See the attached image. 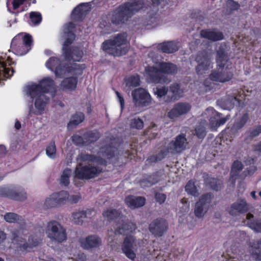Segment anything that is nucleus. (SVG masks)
<instances>
[{"mask_svg": "<svg viewBox=\"0 0 261 261\" xmlns=\"http://www.w3.org/2000/svg\"><path fill=\"white\" fill-rule=\"evenodd\" d=\"M213 196L211 193H207L203 194L199 198L195 204L194 213L195 216L198 218L202 217L208 211Z\"/></svg>", "mask_w": 261, "mask_h": 261, "instance_id": "14", "label": "nucleus"}, {"mask_svg": "<svg viewBox=\"0 0 261 261\" xmlns=\"http://www.w3.org/2000/svg\"><path fill=\"white\" fill-rule=\"evenodd\" d=\"M170 153L168 147L166 149L161 150L159 152L154 155L149 156L146 160L147 164H151L152 163H155L161 161L163 160L167 155V154Z\"/></svg>", "mask_w": 261, "mask_h": 261, "instance_id": "35", "label": "nucleus"}, {"mask_svg": "<svg viewBox=\"0 0 261 261\" xmlns=\"http://www.w3.org/2000/svg\"><path fill=\"white\" fill-rule=\"evenodd\" d=\"M81 198V196L79 195H70L68 194L67 203L71 204L77 203Z\"/></svg>", "mask_w": 261, "mask_h": 261, "instance_id": "61", "label": "nucleus"}, {"mask_svg": "<svg viewBox=\"0 0 261 261\" xmlns=\"http://www.w3.org/2000/svg\"><path fill=\"white\" fill-rule=\"evenodd\" d=\"M71 169L69 168H66L63 171L62 174L61 176L60 184L65 186H68L69 184V177L71 174Z\"/></svg>", "mask_w": 261, "mask_h": 261, "instance_id": "48", "label": "nucleus"}, {"mask_svg": "<svg viewBox=\"0 0 261 261\" xmlns=\"http://www.w3.org/2000/svg\"><path fill=\"white\" fill-rule=\"evenodd\" d=\"M169 91L168 87L165 86L162 87H157L153 89L154 94L156 95L158 98H161L164 96H165Z\"/></svg>", "mask_w": 261, "mask_h": 261, "instance_id": "52", "label": "nucleus"}, {"mask_svg": "<svg viewBox=\"0 0 261 261\" xmlns=\"http://www.w3.org/2000/svg\"><path fill=\"white\" fill-rule=\"evenodd\" d=\"M144 7L143 0H134L133 2H125L110 12L106 19L100 23V28H106L110 33L112 30V24L118 26L125 23L139 10Z\"/></svg>", "mask_w": 261, "mask_h": 261, "instance_id": "1", "label": "nucleus"}, {"mask_svg": "<svg viewBox=\"0 0 261 261\" xmlns=\"http://www.w3.org/2000/svg\"><path fill=\"white\" fill-rule=\"evenodd\" d=\"M163 173V170H159L152 173L151 174L152 177V183H154V184L158 183L161 180Z\"/></svg>", "mask_w": 261, "mask_h": 261, "instance_id": "59", "label": "nucleus"}, {"mask_svg": "<svg viewBox=\"0 0 261 261\" xmlns=\"http://www.w3.org/2000/svg\"><path fill=\"white\" fill-rule=\"evenodd\" d=\"M121 213L114 208H108L102 213L103 217L108 221H112L120 217Z\"/></svg>", "mask_w": 261, "mask_h": 261, "instance_id": "40", "label": "nucleus"}, {"mask_svg": "<svg viewBox=\"0 0 261 261\" xmlns=\"http://www.w3.org/2000/svg\"><path fill=\"white\" fill-rule=\"evenodd\" d=\"M116 95L117 96L118 100L120 103L121 110L122 111L124 108L125 101L123 97L120 92L117 91H115Z\"/></svg>", "mask_w": 261, "mask_h": 261, "instance_id": "64", "label": "nucleus"}, {"mask_svg": "<svg viewBox=\"0 0 261 261\" xmlns=\"http://www.w3.org/2000/svg\"><path fill=\"white\" fill-rule=\"evenodd\" d=\"M206 114H211L212 116L210 117L209 120L211 122L213 121V118L219 117L221 115V113L217 112L213 108H208L205 111Z\"/></svg>", "mask_w": 261, "mask_h": 261, "instance_id": "58", "label": "nucleus"}, {"mask_svg": "<svg viewBox=\"0 0 261 261\" xmlns=\"http://www.w3.org/2000/svg\"><path fill=\"white\" fill-rule=\"evenodd\" d=\"M68 192L62 190L53 193L49 197L47 198L44 202V206L47 208L60 206L67 203Z\"/></svg>", "mask_w": 261, "mask_h": 261, "instance_id": "13", "label": "nucleus"}, {"mask_svg": "<svg viewBox=\"0 0 261 261\" xmlns=\"http://www.w3.org/2000/svg\"><path fill=\"white\" fill-rule=\"evenodd\" d=\"M261 134V125H256L249 128L245 133L244 142L249 143Z\"/></svg>", "mask_w": 261, "mask_h": 261, "instance_id": "30", "label": "nucleus"}, {"mask_svg": "<svg viewBox=\"0 0 261 261\" xmlns=\"http://www.w3.org/2000/svg\"><path fill=\"white\" fill-rule=\"evenodd\" d=\"M169 91L172 93L171 96L168 95L165 102H169L174 100H177L182 96V91L180 89V86L179 84L173 83L168 87Z\"/></svg>", "mask_w": 261, "mask_h": 261, "instance_id": "29", "label": "nucleus"}, {"mask_svg": "<svg viewBox=\"0 0 261 261\" xmlns=\"http://www.w3.org/2000/svg\"><path fill=\"white\" fill-rule=\"evenodd\" d=\"M46 155L50 159H55L56 154V147L55 142H51L46 148Z\"/></svg>", "mask_w": 261, "mask_h": 261, "instance_id": "53", "label": "nucleus"}, {"mask_svg": "<svg viewBox=\"0 0 261 261\" xmlns=\"http://www.w3.org/2000/svg\"><path fill=\"white\" fill-rule=\"evenodd\" d=\"M79 242L82 248L86 250L98 248L102 245V240L96 234H91L81 238Z\"/></svg>", "mask_w": 261, "mask_h": 261, "instance_id": "17", "label": "nucleus"}, {"mask_svg": "<svg viewBox=\"0 0 261 261\" xmlns=\"http://www.w3.org/2000/svg\"><path fill=\"white\" fill-rule=\"evenodd\" d=\"M21 41L30 50L33 43V38L32 36L30 34H25L23 36L22 34Z\"/></svg>", "mask_w": 261, "mask_h": 261, "instance_id": "56", "label": "nucleus"}, {"mask_svg": "<svg viewBox=\"0 0 261 261\" xmlns=\"http://www.w3.org/2000/svg\"><path fill=\"white\" fill-rule=\"evenodd\" d=\"M207 123L205 120L200 121L196 126L195 135L199 139H203L206 134V127Z\"/></svg>", "mask_w": 261, "mask_h": 261, "instance_id": "41", "label": "nucleus"}, {"mask_svg": "<svg viewBox=\"0 0 261 261\" xmlns=\"http://www.w3.org/2000/svg\"><path fill=\"white\" fill-rule=\"evenodd\" d=\"M102 172V168L98 166L79 163L74 171V176L79 179L89 180L97 177Z\"/></svg>", "mask_w": 261, "mask_h": 261, "instance_id": "7", "label": "nucleus"}, {"mask_svg": "<svg viewBox=\"0 0 261 261\" xmlns=\"http://www.w3.org/2000/svg\"><path fill=\"white\" fill-rule=\"evenodd\" d=\"M140 78L138 75H132L126 80V86L130 88L131 87H136L140 85Z\"/></svg>", "mask_w": 261, "mask_h": 261, "instance_id": "47", "label": "nucleus"}, {"mask_svg": "<svg viewBox=\"0 0 261 261\" xmlns=\"http://www.w3.org/2000/svg\"><path fill=\"white\" fill-rule=\"evenodd\" d=\"M30 19L33 26L39 25L42 20L41 14L39 12H31L30 13Z\"/></svg>", "mask_w": 261, "mask_h": 261, "instance_id": "46", "label": "nucleus"}, {"mask_svg": "<svg viewBox=\"0 0 261 261\" xmlns=\"http://www.w3.org/2000/svg\"><path fill=\"white\" fill-rule=\"evenodd\" d=\"M240 5L237 2L234 0H227L226 3V9L227 11L231 13L234 11H237L240 9Z\"/></svg>", "mask_w": 261, "mask_h": 261, "instance_id": "50", "label": "nucleus"}, {"mask_svg": "<svg viewBox=\"0 0 261 261\" xmlns=\"http://www.w3.org/2000/svg\"><path fill=\"white\" fill-rule=\"evenodd\" d=\"M250 227L256 232H261V221L256 220L250 222Z\"/></svg>", "mask_w": 261, "mask_h": 261, "instance_id": "60", "label": "nucleus"}, {"mask_svg": "<svg viewBox=\"0 0 261 261\" xmlns=\"http://www.w3.org/2000/svg\"><path fill=\"white\" fill-rule=\"evenodd\" d=\"M137 228L136 223L127 219L123 221L122 224L115 229V233L116 234L126 236L135 232Z\"/></svg>", "mask_w": 261, "mask_h": 261, "instance_id": "24", "label": "nucleus"}, {"mask_svg": "<svg viewBox=\"0 0 261 261\" xmlns=\"http://www.w3.org/2000/svg\"><path fill=\"white\" fill-rule=\"evenodd\" d=\"M103 149L104 153L108 159H111L114 157L117 151V148L111 145L106 146Z\"/></svg>", "mask_w": 261, "mask_h": 261, "instance_id": "51", "label": "nucleus"}, {"mask_svg": "<svg viewBox=\"0 0 261 261\" xmlns=\"http://www.w3.org/2000/svg\"><path fill=\"white\" fill-rule=\"evenodd\" d=\"M231 211H230L231 214H232V211L233 210L239 213L244 214L248 211L249 204L244 199H240L231 204Z\"/></svg>", "mask_w": 261, "mask_h": 261, "instance_id": "31", "label": "nucleus"}, {"mask_svg": "<svg viewBox=\"0 0 261 261\" xmlns=\"http://www.w3.org/2000/svg\"><path fill=\"white\" fill-rule=\"evenodd\" d=\"M79 158L83 162H94L96 158H97V156L93 154L82 152L79 154Z\"/></svg>", "mask_w": 261, "mask_h": 261, "instance_id": "55", "label": "nucleus"}, {"mask_svg": "<svg viewBox=\"0 0 261 261\" xmlns=\"http://www.w3.org/2000/svg\"><path fill=\"white\" fill-rule=\"evenodd\" d=\"M101 134L97 130L87 131L84 134L86 145H90L96 142L100 137Z\"/></svg>", "mask_w": 261, "mask_h": 261, "instance_id": "36", "label": "nucleus"}, {"mask_svg": "<svg viewBox=\"0 0 261 261\" xmlns=\"http://www.w3.org/2000/svg\"><path fill=\"white\" fill-rule=\"evenodd\" d=\"M140 185L142 188L150 187L151 186V181H149L144 174L139 180Z\"/></svg>", "mask_w": 261, "mask_h": 261, "instance_id": "63", "label": "nucleus"}, {"mask_svg": "<svg viewBox=\"0 0 261 261\" xmlns=\"http://www.w3.org/2000/svg\"><path fill=\"white\" fill-rule=\"evenodd\" d=\"M5 220L10 223H20L23 221L22 217L14 213H6L4 216Z\"/></svg>", "mask_w": 261, "mask_h": 261, "instance_id": "42", "label": "nucleus"}, {"mask_svg": "<svg viewBox=\"0 0 261 261\" xmlns=\"http://www.w3.org/2000/svg\"><path fill=\"white\" fill-rule=\"evenodd\" d=\"M191 109V106L187 102H180L174 105L173 108L168 112L167 116L171 119L186 114Z\"/></svg>", "mask_w": 261, "mask_h": 261, "instance_id": "19", "label": "nucleus"}, {"mask_svg": "<svg viewBox=\"0 0 261 261\" xmlns=\"http://www.w3.org/2000/svg\"><path fill=\"white\" fill-rule=\"evenodd\" d=\"M78 79L76 76L65 78L61 83V86L64 90H74L77 87Z\"/></svg>", "mask_w": 261, "mask_h": 261, "instance_id": "33", "label": "nucleus"}, {"mask_svg": "<svg viewBox=\"0 0 261 261\" xmlns=\"http://www.w3.org/2000/svg\"><path fill=\"white\" fill-rule=\"evenodd\" d=\"M16 64V63L6 54L0 55V86L4 85V81L13 75Z\"/></svg>", "mask_w": 261, "mask_h": 261, "instance_id": "8", "label": "nucleus"}, {"mask_svg": "<svg viewBox=\"0 0 261 261\" xmlns=\"http://www.w3.org/2000/svg\"><path fill=\"white\" fill-rule=\"evenodd\" d=\"M159 67L158 69L154 66H148L145 68L149 82L154 84L166 83L167 78L162 73L174 74L177 71L176 65L170 62H162Z\"/></svg>", "mask_w": 261, "mask_h": 261, "instance_id": "6", "label": "nucleus"}, {"mask_svg": "<svg viewBox=\"0 0 261 261\" xmlns=\"http://www.w3.org/2000/svg\"><path fill=\"white\" fill-rule=\"evenodd\" d=\"M208 77L210 80L214 82L223 83V81H224L221 77V71L219 67H218V65H217L216 69L212 71Z\"/></svg>", "mask_w": 261, "mask_h": 261, "instance_id": "45", "label": "nucleus"}, {"mask_svg": "<svg viewBox=\"0 0 261 261\" xmlns=\"http://www.w3.org/2000/svg\"><path fill=\"white\" fill-rule=\"evenodd\" d=\"M92 210H87L86 211H79L72 214L73 222L78 225H82L84 219L88 218V215H91Z\"/></svg>", "mask_w": 261, "mask_h": 261, "instance_id": "34", "label": "nucleus"}, {"mask_svg": "<svg viewBox=\"0 0 261 261\" xmlns=\"http://www.w3.org/2000/svg\"><path fill=\"white\" fill-rule=\"evenodd\" d=\"M129 126L131 128L142 129L144 127V122L139 117H136L130 120Z\"/></svg>", "mask_w": 261, "mask_h": 261, "instance_id": "49", "label": "nucleus"}, {"mask_svg": "<svg viewBox=\"0 0 261 261\" xmlns=\"http://www.w3.org/2000/svg\"><path fill=\"white\" fill-rule=\"evenodd\" d=\"M186 191L190 195L196 197L199 195L195 182L193 180H190L185 186Z\"/></svg>", "mask_w": 261, "mask_h": 261, "instance_id": "44", "label": "nucleus"}, {"mask_svg": "<svg viewBox=\"0 0 261 261\" xmlns=\"http://www.w3.org/2000/svg\"><path fill=\"white\" fill-rule=\"evenodd\" d=\"M40 243V240L36 236L30 235L28 237V241H26L25 239L21 238L16 244V249L18 252L25 254L32 252Z\"/></svg>", "mask_w": 261, "mask_h": 261, "instance_id": "12", "label": "nucleus"}, {"mask_svg": "<svg viewBox=\"0 0 261 261\" xmlns=\"http://www.w3.org/2000/svg\"><path fill=\"white\" fill-rule=\"evenodd\" d=\"M75 29V24L71 22L67 23L64 28V33L65 35V40L63 44V55L66 61L80 62L84 55L83 51L76 46L71 47L75 38L74 31Z\"/></svg>", "mask_w": 261, "mask_h": 261, "instance_id": "3", "label": "nucleus"}, {"mask_svg": "<svg viewBox=\"0 0 261 261\" xmlns=\"http://www.w3.org/2000/svg\"><path fill=\"white\" fill-rule=\"evenodd\" d=\"M200 35L202 38L213 42L222 40L224 38L223 33L217 31L216 29L202 30L200 32Z\"/></svg>", "mask_w": 261, "mask_h": 261, "instance_id": "23", "label": "nucleus"}, {"mask_svg": "<svg viewBox=\"0 0 261 261\" xmlns=\"http://www.w3.org/2000/svg\"><path fill=\"white\" fill-rule=\"evenodd\" d=\"M46 66L47 68L54 71L57 77H61L66 72L71 73L73 74L81 75L86 68L85 64L74 63L69 65L63 64L62 61L59 58L55 57H50L46 62Z\"/></svg>", "mask_w": 261, "mask_h": 261, "instance_id": "4", "label": "nucleus"}, {"mask_svg": "<svg viewBox=\"0 0 261 261\" xmlns=\"http://www.w3.org/2000/svg\"><path fill=\"white\" fill-rule=\"evenodd\" d=\"M85 119V115L82 112H76L71 116V119L68 123V128H71L82 123Z\"/></svg>", "mask_w": 261, "mask_h": 261, "instance_id": "37", "label": "nucleus"}, {"mask_svg": "<svg viewBox=\"0 0 261 261\" xmlns=\"http://www.w3.org/2000/svg\"><path fill=\"white\" fill-rule=\"evenodd\" d=\"M154 198L157 202L162 204L165 201L166 199V195L163 193L156 192L155 194Z\"/></svg>", "mask_w": 261, "mask_h": 261, "instance_id": "62", "label": "nucleus"}, {"mask_svg": "<svg viewBox=\"0 0 261 261\" xmlns=\"http://www.w3.org/2000/svg\"><path fill=\"white\" fill-rule=\"evenodd\" d=\"M89 6L90 5L88 3H81L77 6L72 11V19L74 21H82L90 10V8L86 9V7Z\"/></svg>", "mask_w": 261, "mask_h": 261, "instance_id": "21", "label": "nucleus"}, {"mask_svg": "<svg viewBox=\"0 0 261 261\" xmlns=\"http://www.w3.org/2000/svg\"><path fill=\"white\" fill-rule=\"evenodd\" d=\"M124 201L128 207L135 209L144 205L146 199L144 197L128 195L125 198Z\"/></svg>", "mask_w": 261, "mask_h": 261, "instance_id": "25", "label": "nucleus"}, {"mask_svg": "<svg viewBox=\"0 0 261 261\" xmlns=\"http://www.w3.org/2000/svg\"><path fill=\"white\" fill-rule=\"evenodd\" d=\"M249 119V116L248 112H246L242 114L237 115L234 122L231 128L233 133H236L241 129L247 123Z\"/></svg>", "mask_w": 261, "mask_h": 261, "instance_id": "26", "label": "nucleus"}, {"mask_svg": "<svg viewBox=\"0 0 261 261\" xmlns=\"http://www.w3.org/2000/svg\"><path fill=\"white\" fill-rule=\"evenodd\" d=\"M22 34H18L11 41V49L18 56H22L27 54L30 50L21 41Z\"/></svg>", "mask_w": 261, "mask_h": 261, "instance_id": "20", "label": "nucleus"}, {"mask_svg": "<svg viewBox=\"0 0 261 261\" xmlns=\"http://www.w3.org/2000/svg\"><path fill=\"white\" fill-rule=\"evenodd\" d=\"M205 182L212 190L219 191L222 188V181L216 178L211 177L205 180Z\"/></svg>", "mask_w": 261, "mask_h": 261, "instance_id": "43", "label": "nucleus"}, {"mask_svg": "<svg viewBox=\"0 0 261 261\" xmlns=\"http://www.w3.org/2000/svg\"><path fill=\"white\" fill-rule=\"evenodd\" d=\"M149 230L155 237H162L168 229V223L163 218L153 220L149 225Z\"/></svg>", "mask_w": 261, "mask_h": 261, "instance_id": "15", "label": "nucleus"}, {"mask_svg": "<svg viewBox=\"0 0 261 261\" xmlns=\"http://www.w3.org/2000/svg\"><path fill=\"white\" fill-rule=\"evenodd\" d=\"M158 48L163 53L171 54L177 51L178 47L176 42L173 41H170L159 44Z\"/></svg>", "mask_w": 261, "mask_h": 261, "instance_id": "32", "label": "nucleus"}, {"mask_svg": "<svg viewBox=\"0 0 261 261\" xmlns=\"http://www.w3.org/2000/svg\"><path fill=\"white\" fill-rule=\"evenodd\" d=\"M0 197H7L17 201L27 199V193L20 187L11 186L0 188Z\"/></svg>", "mask_w": 261, "mask_h": 261, "instance_id": "11", "label": "nucleus"}, {"mask_svg": "<svg viewBox=\"0 0 261 261\" xmlns=\"http://www.w3.org/2000/svg\"><path fill=\"white\" fill-rule=\"evenodd\" d=\"M244 166L242 163L238 160L234 161L231 167L229 180L231 182L232 184L234 185L236 180L240 178V172L243 169Z\"/></svg>", "mask_w": 261, "mask_h": 261, "instance_id": "28", "label": "nucleus"}, {"mask_svg": "<svg viewBox=\"0 0 261 261\" xmlns=\"http://www.w3.org/2000/svg\"><path fill=\"white\" fill-rule=\"evenodd\" d=\"M195 61L197 63L195 69L198 74H202L209 69L211 60L207 56L199 54L196 57Z\"/></svg>", "mask_w": 261, "mask_h": 261, "instance_id": "22", "label": "nucleus"}, {"mask_svg": "<svg viewBox=\"0 0 261 261\" xmlns=\"http://www.w3.org/2000/svg\"><path fill=\"white\" fill-rule=\"evenodd\" d=\"M225 65L226 64L218 65V67H219V69L221 71V77L224 81L223 83L230 81L233 76V71L228 69L227 67H225Z\"/></svg>", "mask_w": 261, "mask_h": 261, "instance_id": "38", "label": "nucleus"}, {"mask_svg": "<svg viewBox=\"0 0 261 261\" xmlns=\"http://www.w3.org/2000/svg\"><path fill=\"white\" fill-rule=\"evenodd\" d=\"M251 255L257 260H261V239L251 245Z\"/></svg>", "mask_w": 261, "mask_h": 261, "instance_id": "39", "label": "nucleus"}, {"mask_svg": "<svg viewBox=\"0 0 261 261\" xmlns=\"http://www.w3.org/2000/svg\"><path fill=\"white\" fill-rule=\"evenodd\" d=\"M72 142L76 145L82 146L86 145V140L84 137H82L80 135L75 134L71 137Z\"/></svg>", "mask_w": 261, "mask_h": 261, "instance_id": "54", "label": "nucleus"}, {"mask_svg": "<svg viewBox=\"0 0 261 261\" xmlns=\"http://www.w3.org/2000/svg\"><path fill=\"white\" fill-rule=\"evenodd\" d=\"M256 167L255 166H251L247 168L246 170H244L240 175V178L244 179L247 176H251L256 171Z\"/></svg>", "mask_w": 261, "mask_h": 261, "instance_id": "57", "label": "nucleus"}, {"mask_svg": "<svg viewBox=\"0 0 261 261\" xmlns=\"http://www.w3.org/2000/svg\"><path fill=\"white\" fill-rule=\"evenodd\" d=\"M227 46L225 43H221L216 51V60L217 65L226 64L228 59Z\"/></svg>", "mask_w": 261, "mask_h": 261, "instance_id": "27", "label": "nucleus"}, {"mask_svg": "<svg viewBox=\"0 0 261 261\" xmlns=\"http://www.w3.org/2000/svg\"><path fill=\"white\" fill-rule=\"evenodd\" d=\"M133 102L139 108L148 107L151 103L152 98L149 93L145 89L138 88L132 91Z\"/></svg>", "mask_w": 261, "mask_h": 261, "instance_id": "10", "label": "nucleus"}, {"mask_svg": "<svg viewBox=\"0 0 261 261\" xmlns=\"http://www.w3.org/2000/svg\"><path fill=\"white\" fill-rule=\"evenodd\" d=\"M136 244V238L132 235L126 236L122 244V250L126 256L132 260L136 257V253L133 251L134 246Z\"/></svg>", "mask_w": 261, "mask_h": 261, "instance_id": "18", "label": "nucleus"}, {"mask_svg": "<svg viewBox=\"0 0 261 261\" xmlns=\"http://www.w3.org/2000/svg\"><path fill=\"white\" fill-rule=\"evenodd\" d=\"M126 33H119L112 39L105 40L101 44V49L107 54L114 57L126 55L129 50L127 46H122L127 42Z\"/></svg>", "mask_w": 261, "mask_h": 261, "instance_id": "5", "label": "nucleus"}, {"mask_svg": "<svg viewBox=\"0 0 261 261\" xmlns=\"http://www.w3.org/2000/svg\"><path fill=\"white\" fill-rule=\"evenodd\" d=\"M52 91L55 95L56 92L55 82L49 77L42 79L38 84L33 83L26 87L27 94L31 98L35 99V107L39 114L43 113L49 101V98L46 94Z\"/></svg>", "mask_w": 261, "mask_h": 261, "instance_id": "2", "label": "nucleus"}, {"mask_svg": "<svg viewBox=\"0 0 261 261\" xmlns=\"http://www.w3.org/2000/svg\"><path fill=\"white\" fill-rule=\"evenodd\" d=\"M46 233L51 240L59 243L64 242L67 239L66 229L55 220L50 221L47 223Z\"/></svg>", "mask_w": 261, "mask_h": 261, "instance_id": "9", "label": "nucleus"}, {"mask_svg": "<svg viewBox=\"0 0 261 261\" xmlns=\"http://www.w3.org/2000/svg\"><path fill=\"white\" fill-rule=\"evenodd\" d=\"M187 143L186 135L180 134L174 138V140L168 143L167 147L172 154L180 153L186 149Z\"/></svg>", "mask_w": 261, "mask_h": 261, "instance_id": "16", "label": "nucleus"}]
</instances>
